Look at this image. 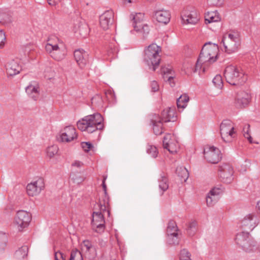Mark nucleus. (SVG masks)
Instances as JSON below:
<instances>
[{"label":"nucleus","instance_id":"nucleus-1","mask_svg":"<svg viewBox=\"0 0 260 260\" xmlns=\"http://www.w3.org/2000/svg\"><path fill=\"white\" fill-rule=\"evenodd\" d=\"M218 52V47L216 44L206 43L202 47L201 53L197 61L194 72L203 68H205L216 61Z\"/></svg>","mask_w":260,"mask_h":260},{"label":"nucleus","instance_id":"nucleus-2","mask_svg":"<svg viewBox=\"0 0 260 260\" xmlns=\"http://www.w3.org/2000/svg\"><path fill=\"white\" fill-rule=\"evenodd\" d=\"M103 118L98 113L87 115L79 120L77 123L78 128L81 131L92 133L97 130H102L104 125Z\"/></svg>","mask_w":260,"mask_h":260},{"label":"nucleus","instance_id":"nucleus-3","mask_svg":"<svg viewBox=\"0 0 260 260\" xmlns=\"http://www.w3.org/2000/svg\"><path fill=\"white\" fill-rule=\"evenodd\" d=\"M224 76L226 82L234 86L242 85L247 80V77L241 68L233 65L225 68Z\"/></svg>","mask_w":260,"mask_h":260},{"label":"nucleus","instance_id":"nucleus-4","mask_svg":"<svg viewBox=\"0 0 260 260\" xmlns=\"http://www.w3.org/2000/svg\"><path fill=\"white\" fill-rule=\"evenodd\" d=\"M239 34L236 32H231L224 34L222 37L221 44H223L225 52L232 54L238 51L240 46Z\"/></svg>","mask_w":260,"mask_h":260},{"label":"nucleus","instance_id":"nucleus-5","mask_svg":"<svg viewBox=\"0 0 260 260\" xmlns=\"http://www.w3.org/2000/svg\"><path fill=\"white\" fill-rule=\"evenodd\" d=\"M161 51V47L154 43L150 44L145 50L144 60L148 65L153 66V71L159 64L160 56L159 54Z\"/></svg>","mask_w":260,"mask_h":260},{"label":"nucleus","instance_id":"nucleus-6","mask_svg":"<svg viewBox=\"0 0 260 260\" xmlns=\"http://www.w3.org/2000/svg\"><path fill=\"white\" fill-rule=\"evenodd\" d=\"M220 131L221 137L225 142H231L233 138L235 137L234 124L229 119L222 121L220 125Z\"/></svg>","mask_w":260,"mask_h":260},{"label":"nucleus","instance_id":"nucleus-7","mask_svg":"<svg viewBox=\"0 0 260 260\" xmlns=\"http://www.w3.org/2000/svg\"><path fill=\"white\" fill-rule=\"evenodd\" d=\"M132 18L133 20V26L135 30L137 32L142 34L144 38H145L150 31L149 26L143 23L144 20V14L137 13L135 15L132 14Z\"/></svg>","mask_w":260,"mask_h":260},{"label":"nucleus","instance_id":"nucleus-8","mask_svg":"<svg viewBox=\"0 0 260 260\" xmlns=\"http://www.w3.org/2000/svg\"><path fill=\"white\" fill-rule=\"evenodd\" d=\"M100 211L93 212L92 213V219L91 221L92 229L99 234L103 233L105 229V220L104 213L107 211H101L98 207Z\"/></svg>","mask_w":260,"mask_h":260},{"label":"nucleus","instance_id":"nucleus-9","mask_svg":"<svg viewBox=\"0 0 260 260\" xmlns=\"http://www.w3.org/2000/svg\"><path fill=\"white\" fill-rule=\"evenodd\" d=\"M237 244L246 251H250L255 245V242L249 237V233L242 232L238 233L235 237Z\"/></svg>","mask_w":260,"mask_h":260},{"label":"nucleus","instance_id":"nucleus-10","mask_svg":"<svg viewBox=\"0 0 260 260\" xmlns=\"http://www.w3.org/2000/svg\"><path fill=\"white\" fill-rule=\"evenodd\" d=\"M178 228L176 222L169 220L167 228V241L170 245H177L179 243Z\"/></svg>","mask_w":260,"mask_h":260},{"label":"nucleus","instance_id":"nucleus-11","mask_svg":"<svg viewBox=\"0 0 260 260\" xmlns=\"http://www.w3.org/2000/svg\"><path fill=\"white\" fill-rule=\"evenodd\" d=\"M31 219L30 213L24 210L18 211L14 218V223L17 225L19 231L27 227Z\"/></svg>","mask_w":260,"mask_h":260},{"label":"nucleus","instance_id":"nucleus-12","mask_svg":"<svg viewBox=\"0 0 260 260\" xmlns=\"http://www.w3.org/2000/svg\"><path fill=\"white\" fill-rule=\"evenodd\" d=\"M204 157L210 163L217 164L221 158L219 149L214 146H206L204 151Z\"/></svg>","mask_w":260,"mask_h":260},{"label":"nucleus","instance_id":"nucleus-13","mask_svg":"<svg viewBox=\"0 0 260 260\" xmlns=\"http://www.w3.org/2000/svg\"><path fill=\"white\" fill-rule=\"evenodd\" d=\"M45 49L53 59L57 61L63 59L66 56L65 50L58 44L48 43L45 46Z\"/></svg>","mask_w":260,"mask_h":260},{"label":"nucleus","instance_id":"nucleus-14","mask_svg":"<svg viewBox=\"0 0 260 260\" xmlns=\"http://www.w3.org/2000/svg\"><path fill=\"white\" fill-rule=\"evenodd\" d=\"M234 169L229 164L224 163L219 167V176L222 182L230 183L233 180Z\"/></svg>","mask_w":260,"mask_h":260},{"label":"nucleus","instance_id":"nucleus-15","mask_svg":"<svg viewBox=\"0 0 260 260\" xmlns=\"http://www.w3.org/2000/svg\"><path fill=\"white\" fill-rule=\"evenodd\" d=\"M163 147L167 149L171 153L174 154L177 152L179 148L177 141L174 135L167 134L163 139Z\"/></svg>","mask_w":260,"mask_h":260},{"label":"nucleus","instance_id":"nucleus-16","mask_svg":"<svg viewBox=\"0 0 260 260\" xmlns=\"http://www.w3.org/2000/svg\"><path fill=\"white\" fill-rule=\"evenodd\" d=\"M106 179V177H104L102 182V187L104 191V194L102 198L99 200L97 206L100 207L101 211H107V215L109 216L110 214V199L107 191V186L105 183Z\"/></svg>","mask_w":260,"mask_h":260},{"label":"nucleus","instance_id":"nucleus-17","mask_svg":"<svg viewBox=\"0 0 260 260\" xmlns=\"http://www.w3.org/2000/svg\"><path fill=\"white\" fill-rule=\"evenodd\" d=\"M44 188V180L39 178L36 181L28 184L26 186V191L28 196L33 197L39 194Z\"/></svg>","mask_w":260,"mask_h":260},{"label":"nucleus","instance_id":"nucleus-18","mask_svg":"<svg viewBox=\"0 0 260 260\" xmlns=\"http://www.w3.org/2000/svg\"><path fill=\"white\" fill-rule=\"evenodd\" d=\"M60 133V138L63 142H71L77 137L76 129L72 126L65 127Z\"/></svg>","mask_w":260,"mask_h":260},{"label":"nucleus","instance_id":"nucleus-19","mask_svg":"<svg viewBox=\"0 0 260 260\" xmlns=\"http://www.w3.org/2000/svg\"><path fill=\"white\" fill-rule=\"evenodd\" d=\"M81 250L84 255L90 259H93L96 256V248L89 240H84L82 242Z\"/></svg>","mask_w":260,"mask_h":260},{"label":"nucleus","instance_id":"nucleus-20","mask_svg":"<svg viewBox=\"0 0 260 260\" xmlns=\"http://www.w3.org/2000/svg\"><path fill=\"white\" fill-rule=\"evenodd\" d=\"M114 22V12L112 10L105 11L100 17V24L104 30L108 29Z\"/></svg>","mask_w":260,"mask_h":260},{"label":"nucleus","instance_id":"nucleus-21","mask_svg":"<svg viewBox=\"0 0 260 260\" xmlns=\"http://www.w3.org/2000/svg\"><path fill=\"white\" fill-rule=\"evenodd\" d=\"M259 223V219L254 214L246 216L241 221V226L244 229L252 231Z\"/></svg>","mask_w":260,"mask_h":260},{"label":"nucleus","instance_id":"nucleus-22","mask_svg":"<svg viewBox=\"0 0 260 260\" xmlns=\"http://www.w3.org/2000/svg\"><path fill=\"white\" fill-rule=\"evenodd\" d=\"M74 56L80 68L83 69L88 62L87 53L83 49H78L74 51Z\"/></svg>","mask_w":260,"mask_h":260},{"label":"nucleus","instance_id":"nucleus-23","mask_svg":"<svg viewBox=\"0 0 260 260\" xmlns=\"http://www.w3.org/2000/svg\"><path fill=\"white\" fill-rule=\"evenodd\" d=\"M250 95L245 91H240L237 94L235 99L236 106L239 108H242L246 106L249 103Z\"/></svg>","mask_w":260,"mask_h":260},{"label":"nucleus","instance_id":"nucleus-24","mask_svg":"<svg viewBox=\"0 0 260 260\" xmlns=\"http://www.w3.org/2000/svg\"><path fill=\"white\" fill-rule=\"evenodd\" d=\"M181 18L183 22L186 24H194L197 23L199 20L197 13L193 11H189L184 10L182 12Z\"/></svg>","mask_w":260,"mask_h":260},{"label":"nucleus","instance_id":"nucleus-25","mask_svg":"<svg viewBox=\"0 0 260 260\" xmlns=\"http://www.w3.org/2000/svg\"><path fill=\"white\" fill-rule=\"evenodd\" d=\"M159 117L161 121L164 122L175 121L177 119V116L175 108H168L164 110L161 112V116Z\"/></svg>","mask_w":260,"mask_h":260},{"label":"nucleus","instance_id":"nucleus-26","mask_svg":"<svg viewBox=\"0 0 260 260\" xmlns=\"http://www.w3.org/2000/svg\"><path fill=\"white\" fill-rule=\"evenodd\" d=\"M153 126V131L156 135H160L164 132L162 126L163 121H161L158 115L154 114L150 119Z\"/></svg>","mask_w":260,"mask_h":260},{"label":"nucleus","instance_id":"nucleus-27","mask_svg":"<svg viewBox=\"0 0 260 260\" xmlns=\"http://www.w3.org/2000/svg\"><path fill=\"white\" fill-rule=\"evenodd\" d=\"M153 17L158 22L166 24L170 20L171 14L168 11L156 10L154 12Z\"/></svg>","mask_w":260,"mask_h":260},{"label":"nucleus","instance_id":"nucleus-28","mask_svg":"<svg viewBox=\"0 0 260 260\" xmlns=\"http://www.w3.org/2000/svg\"><path fill=\"white\" fill-rule=\"evenodd\" d=\"M7 74L9 76H14L19 74L21 70V67L18 62L14 60H12L7 62L6 65Z\"/></svg>","mask_w":260,"mask_h":260},{"label":"nucleus","instance_id":"nucleus-29","mask_svg":"<svg viewBox=\"0 0 260 260\" xmlns=\"http://www.w3.org/2000/svg\"><path fill=\"white\" fill-rule=\"evenodd\" d=\"M39 87L38 85L34 86L31 84L27 86L25 88L26 92L34 100L36 101L39 95Z\"/></svg>","mask_w":260,"mask_h":260},{"label":"nucleus","instance_id":"nucleus-30","mask_svg":"<svg viewBox=\"0 0 260 260\" xmlns=\"http://www.w3.org/2000/svg\"><path fill=\"white\" fill-rule=\"evenodd\" d=\"M28 248L27 246H22L16 250L14 253V258L17 260H23L25 258L28 254Z\"/></svg>","mask_w":260,"mask_h":260},{"label":"nucleus","instance_id":"nucleus-31","mask_svg":"<svg viewBox=\"0 0 260 260\" xmlns=\"http://www.w3.org/2000/svg\"><path fill=\"white\" fill-rule=\"evenodd\" d=\"M220 18L216 12H207L205 16V21L206 24L212 22H218Z\"/></svg>","mask_w":260,"mask_h":260},{"label":"nucleus","instance_id":"nucleus-32","mask_svg":"<svg viewBox=\"0 0 260 260\" xmlns=\"http://www.w3.org/2000/svg\"><path fill=\"white\" fill-rule=\"evenodd\" d=\"M158 183L159 188L162 191V192L168 189V179L165 173H161L160 177L158 179Z\"/></svg>","mask_w":260,"mask_h":260},{"label":"nucleus","instance_id":"nucleus-33","mask_svg":"<svg viewBox=\"0 0 260 260\" xmlns=\"http://www.w3.org/2000/svg\"><path fill=\"white\" fill-rule=\"evenodd\" d=\"M176 173L180 178L181 181L185 182L188 179L189 173L187 170L183 167H178L176 168Z\"/></svg>","mask_w":260,"mask_h":260},{"label":"nucleus","instance_id":"nucleus-34","mask_svg":"<svg viewBox=\"0 0 260 260\" xmlns=\"http://www.w3.org/2000/svg\"><path fill=\"white\" fill-rule=\"evenodd\" d=\"M189 96L186 94L181 95L177 100V105L178 108H185L187 106V103L189 101Z\"/></svg>","mask_w":260,"mask_h":260},{"label":"nucleus","instance_id":"nucleus-35","mask_svg":"<svg viewBox=\"0 0 260 260\" xmlns=\"http://www.w3.org/2000/svg\"><path fill=\"white\" fill-rule=\"evenodd\" d=\"M212 82L215 86L220 89H221L223 86L222 78L221 75H217L212 80Z\"/></svg>","mask_w":260,"mask_h":260},{"label":"nucleus","instance_id":"nucleus-36","mask_svg":"<svg viewBox=\"0 0 260 260\" xmlns=\"http://www.w3.org/2000/svg\"><path fill=\"white\" fill-rule=\"evenodd\" d=\"M58 148L57 145H52L48 147L46 150V153L50 158L53 157L58 152Z\"/></svg>","mask_w":260,"mask_h":260},{"label":"nucleus","instance_id":"nucleus-37","mask_svg":"<svg viewBox=\"0 0 260 260\" xmlns=\"http://www.w3.org/2000/svg\"><path fill=\"white\" fill-rule=\"evenodd\" d=\"M197 223L196 221H192L189 223L187 231L189 236H192L194 235L197 231Z\"/></svg>","mask_w":260,"mask_h":260},{"label":"nucleus","instance_id":"nucleus-38","mask_svg":"<svg viewBox=\"0 0 260 260\" xmlns=\"http://www.w3.org/2000/svg\"><path fill=\"white\" fill-rule=\"evenodd\" d=\"M69 260H83L81 252L78 250H73L71 253Z\"/></svg>","mask_w":260,"mask_h":260},{"label":"nucleus","instance_id":"nucleus-39","mask_svg":"<svg viewBox=\"0 0 260 260\" xmlns=\"http://www.w3.org/2000/svg\"><path fill=\"white\" fill-rule=\"evenodd\" d=\"M7 243V236L5 234L0 232V253L3 252L6 247Z\"/></svg>","mask_w":260,"mask_h":260},{"label":"nucleus","instance_id":"nucleus-40","mask_svg":"<svg viewBox=\"0 0 260 260\" xmlns=\"http://www.w3.org/2000/svg\"><path fill=\"white\" fill-rule=\"evenodd\" d=\"M147 152L154 158L157 156L158 151L156 147L154 146L148 145L147 148Z\"/></svg>","mask_w":260,"mask_h":260},{"label":"nucleus","instance_id":"nucleus-41","mask_svg":"<svg viewBox=\"0 0 260 260\" xmlns=\"http://www.w3.org/2000/svg\"><path fill=\"white\" fill-rule=\"evenodd\" d=\"M218 200V197L211 196L209 193L206 197V202L208 206H212Z\"/></svg>","mask_w":260,"mask_h":260},{"label":"nucleus","instance_id":"nucleus-42","mask_svg":"<svg viewBox=\"0 0 260 260\" xmlns=\"http://www.w3.org/2000/svg\"><path fill=\"white\" fill-rule=\"evenodd\" d=\"M250 125L249 124H247L245 125L243 127V136L244 137L247 139V140L249 141L250 143H252V137L250 136L249 134V129Z\"/></svg>","mask_w":260,"mask_h":260},{"label":"nucleus","instance_id":"nucleus-43","mask_svg":"<svg viewBox=\"0 0 260 260\" xmlns=\"http://www.w3.org/2000/svg\"><path fill=\"white\" fill-rule=\"evenodd\" d=\"M222 189L219 187H214L209 192L211 196L217 197V196L222 192Z\"/></svg>","mask_w":260,"mask_h":260},{"label":"nucleus","instance_id":"nucleus-44","mask_svg":"<svg viewBox=\"0 0 260 260\" xmlns=\"http://www.w3.org/2000/svg\"><path fill=\"white\" fill-rule=\"evenodd\" d=\"M81 145L83 149L86 152H88L93 147L92 144L90 142H82Z\"/></svg>","mask_w":260,"mask_h":260},{"label":"nucleus","instance_id":"nucleus-45","mask_svg":"<svg viewBox=\"0 0 260 260\" xmlns=\"http://www.w3.org/2000/svg\"><path fill=\"white\" fill-rule=\"evenodd\" d=\"M54 259L55 260H66V256L58 251L54 252Z\"/></svg>","mask_w":260,"mask_h":260},{"label":"nucleus","instance_id":"nucleus-46","mask_svg":"<svg viewBox=\"0 0 260 260\" xmlns=\"http://www.w3.org/2000/svg\"><path fill=\"white\" fill-rule=\"evenodd\" d=\"M150 87L152 92H156L159 90V85L156 81H152L150 83Z\"/></svg>","mask_w":260,"mask_h":260},{"label":"nucleus","instance_id":"nucleus-47","mask_svg":"<svg viewBox=\"0 0 260 260\" xmlns=\"http://www.w3.org/2000/svg\"><path fill=\"white\" fill-rule=\"evenodd\" d=\"M5 40L6 36L4 32L0 30V48H2L4 46Z\"/></svg>","mask_w":260,"mask_h":260},{"label":"nucleus","instance_id":"nucleus-48","mask_svg":"<svg viewBox=\"0 0 260 260\" xmlns=\"http://www.w3.org/2000/svg\"><path fill=\"white\" fill-rule=\"evenodd\" d=\"M161 73L162 74L174 75V72L172 69L166 67L161 68Z\"/></svg>","mask_w":260,"mask_h":260},{"label":"nucleus","instance_id":"nucleus-49","mask_svg":"<svg viewBox=\"0 0 260 260\" xmlns=\"http://www.w3.org/2000/svg\"><path fill=\"white\" fill-rule=\"evenodd\" d=\"M164 80L167 82V81L173 80V78H174V75H169V74H162Z\"/></svg>","mask_w":260,"mask_h":260},{"label":"nucleus","instance_id":"nucleus-50","mask_svg":"<svg viewBox=\"0 0 260 260\" xmlns=\"http://www.w3.org/2000/svg\"><path fill=\"white\" fill-rule=\"evenodd\" d=\"M83 165V164L80 161L76 160L72 164V166L75 167L77 168H80Z\"/></svg>","mask_w":260,"mask_h":260},{"label":"nucleus","instance_id":"nucleus-51","mask_svg":"<svg viewBox=\"0 0 260 260\" xmlns=\"http://www.w3.org/2000/svg\"><path fill=\"white\" fill-rule=\"evenodd\" d=\"M60 0H48V4L50 5H55L56 4L58 3Z\"/></svg>","mask_w":260,"mask_h":260},{"label":"nucleus","instance_id":"nucleus-52","mask_svg":"<svg viewBox=\"0 0 260 260\" xmlns=\"http://www.w3.org/2000/svg\"><path fill=\"white\" fill-rule=\"evenodd\" d=\"M212 5H216L219 3V0H208Z\"/></svg>","mask_w":260,"mask_h":260},{"label":"nucleus","instance_id":"nucleus-53","mask_svg":"<svg viewBox=\"0 0 260 260\" xmlns=\"http://www.w3.org/2000/svg\"><path fill=\"white\" fill-rule=\"evenodd\" d=\"M99 245L102 247H104L106 245V242L104 241L103 240H99Z\"/></svg>","mask_w":260,"mask_h":260},{"label":"nucleus","instance_id":"nucleus-54","mask_svg":"<svg viewBox=\"0 0 260 260\" xmlns=\"http://www.w3.org/2000/svg\"><path fill=\"white\" fill-rule=\"evenodd\" d=\"M167 82H168V83L170 84V85L171 86V87H174L175 85V83L174 81V80H170V81H167Z\"/></svg>","mask_w":260,"mask_h":260},{"label":"nucleus","instance_id":"nucleus-55","mask_svg":"<svg viewBox=\"0 0 260 260\" xmlns=\"http://www.w3.org/2000/svg\"><path fill=\"white\" fill-rule=\"evenodd\" d=\"M4 14L0 13V22H3L4 21Z\"/></svg>","mask_w":260,"mask_h":260},{"label":"nucleus","instance_id":"nucleus-56","mask_svg":"<svg viewBox=\"0 0 260 260\" xmlns=\"http://www.w3.org/2000/svg\"><path fill=\"white\" fill-rule=\"evenodd\" d=\"M128 2L131 3V0H128Z\"/></svg>","mask_w":260,"mask_h":260}]
</instances>
